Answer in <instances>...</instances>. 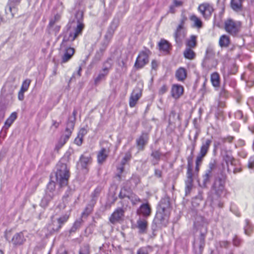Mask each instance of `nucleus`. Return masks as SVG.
I'll return each instance as SVG.
<instances>
[{"label": "nucleus", "mask_w": 254, "mask_h": 254, "mask_svg": "<svg viewBox=\"0 0 254 254\" xmlns=\"http://www.w3.org/2000/svg\"><path fill=\"white\" fill-rule=\"evenodd\" d=\"M84 28L83 13L78 11L75 14L74 19L69 21L66 25V31L63 33L61 49L65 47L67 42H73L79 35H81Z\"/></svg>", "instance_id": "obj_1"}, {"label": "nucleus", "mask_w": 254, "mask_h": 254, "mask_svg": "<svg viewBox=\"0 0 254 254\" xmlns=\"http://www.w3.org/2000/svg\"><path fill=\"white\" fill-rule=\"evenodd\" d=\"M170 211V198L165 196L160 201L154 221L156 224L165 225L169 218Z\"/></svg>", "instance_id": "obj_2"}, {"label": "nucleus", "mask_w": 254, "mask_h": 254, "mask_svg": "<svg viewBox=\"0 0 254 254\" xmlns=\"http://www.w3.org/2000/svg\"><path fill=\"white\" fill-rule=\"evenodd\" d=\"M65 160L62 159L57 164L56 172L57 181L59 183L60 187H62L67 185L69 177V170L65 163Z\"/></svg>", "instance_id": "obj_3"}, {"label": "nucleus", "mask_w": 254, "mask_h": 254, "mask_svg": "<svg viewBox=\"0 0 254 254\" xmlns=\"http://www.w3.org/2000/svg\"><path fill=\"white\" fill-rule=\"evenodd\" d=\"M194 154H190L187 157V179L185 181L186 187L185 191L186 195L189 193L192 187V161Z\"/></svg>", "instance_id": "obj_4"}, {"label": "nucleus", "mask_w": 254, "mask_h": 254, "mask_svg": "<svg viewBox=\"0 0 254 254\" xmlns=\"http://www.w3.org/2000/svg\"><path fill=\"white\" fill-rule=\"evenodd\" d=\"M68 218V215L65 214L57 220H52V223L47 226L48 231L50 234L59 231L62 225L67 221Z\"/></svg>", "instance_id": "obj_5"}, {"label": "nucleus", "mask_w": 254, "mask_h": 254, "mask_svg": "<svg viewBox=\"0 0 254 254\" xmlns=\"http://www.w3.org/2000/svg\"><path fill=\"white\" fill-rule=\"evenodd\" d=\"M151 52L148 49L141 51L136 60L134 67L136 68H141L149 62V57Z\"/></svg>", "instance_id": "obj_6"}, {"label": "nucleus", "mask_w": 254, "mask_h": 254, "mask_svg": "<svg viewBox=\"0 0 254 254\" xmlns=\"http://www.w3.org/2000/svg\"><path fill=\"white\" fill-rule=\"evenodd\" d=\"M112 66V60L108 58L104 63L102 69L99 72L97 76L94 79V82L96 84L99 83L102 80H104L108 75L109 70Z\"/></svg>", "instance_id": "obj_7"}, {"label": "nucleus", "mask_w": 254, "mask_h": 254, "mask_svg": "<svg viewBox=\"0 0 254 254\" xmlns=\"http://www.w3.org/2000/svg\"><path fill=\"white\" fill-rule=\"evenodd\" d=\"M225 29L227 32L232 35H237L241 27V22L235 21L232 19H229L225 21Z\"/></svg>", "instance_id": "obj_8"}, {"label": "nucleus", "mask_w": 254, "mask_h": 254, "mask_svg": "<svg viewBox=\"0 0 254 254\" xmlns=\"http://www.w3.org/2000/svg\"><path fill=\"white\" fill-rule=\"evenodd\" d=\"M207 229L204 228V232H201L198 240H195L193 243V248L196 254H201L205 246V234Z\"/></svg>", "instance_id": "obj_9"}, {"label": "nucleus", "mask_w": 254, "mask_h": 254, "mask_svg": "<svg viewBox=\"0 0 254 254\" xmlns=\"http://www.w3.org/2000/svg\"><path fill=\"white\" fill-rule=\"evenodd\" d=\"M198 10L205 19H209L211 16L214 9L209 3H203L198 6Z\"/></svg>", "instance_id": "obj_10"}, {"label": "nucleus", "mask_w": 254, "mask_h": 254, "mask_svg": "<svg viewBox=\"0 0 254 254\" xmlns=\"http://www.w3.org/2000/svg\"><path fill=\"white\" fill-rule=\"evenodd\" d=\"M125 210L124 208L121 207L117 208L109 218L110 222L112 224H115L123 221Z\"/></svg>", "instance_id": "obj_11"}, {"label": "nucleus", "mask_w": 254, "mask_h": 254, "mask_svg": "<svg viewBox=\"0 0 254 254\" xmlns=\"http://www.w3.org/2000/svg\"><path fill=\"white\" fill-rule=\"evenodd\" d=\"M212 143L210 139H202L197 157L203 159L207 154Z\"/></svg>", "instance_id": "obj_12"}, {"label": "nucleus", "mask_w": 254, "mask_h": 254, "mask_svg": "<svg viewBox=\"0 0 254 254\" xmlns=\"http://www.w3.org/2000/svg\"><path fill=\"white\" fill-rule=\"evenodd\" d=\"M149 140V134L146 132H142L141 134L136 139V144L139 151L144 150Z\"/></svg>", "instance_id": "obj_13"}, {"label": "nucleus", "mask_w": 254, "mask_h": 254, "mask_svg": "<svg viewBox=\"0 0 254 254\" xmlns=\"http://www.w3.org/2000/svg\"><path fill=\"white\" fill-rule=\"evenodd\" d=\"M141 96V90L139 88H135L133 89L129 97V105L130 107L133 108L136 104L137 101Z\"/></svg>", "instance_id": "obj_14"}, {"label": "nucleus", "mask_w": 254, "mask_h": 254, "mask_svg": "<svg viewBox=\"0 0 254 254\" xmlns=\"http://www.w3.org/2000/svg\"><path fill=\"white\" fill-rule=\"evenodd\" d=\"M136 212L137 214L142 215L144 218H147L151 215V206L148 202L143 203L137 210Z\"/></svg>", "instance_id": "obj_15"}, {"label": "nucleus", "mask_w": 254, "mask_h": 254, "mask_svg": "<svg viewBox=\"0 0 254 254\" xmlns=\"http://www.w3.org/2000/svg\"><path fill=\"white\" fill-rule=\"evenodd\" d=\"M224 190V186L221 179L217 180L215 181L212 190L214 191L216 198L219 197L223 193Z\"/></svg>", "instance_id": "obj_16"}, {"label": "nucleus", "mask_w": 254, "mask_h": 254, "mask_svg": "<svg viewBox=\"0 0 254 254\" xmlns=\"http://www.w3.org/2000/svg\"><path fill=\"white\" fill-rule=\"evenodd\" d=\"M185 36L186 31L185 28H181V26H178L174 34V37L176 43L178 44H181Z\"/></svg>", "instance_id": "obj_17"}, {"label": "nucleus", "mask_w": 254, "mask_h": 254, "mask_svg": "<svg viewBox=\"0 0 254 254\" xmlns=\"http://www.w3.org/2000/svg\"><path fill=\"white\" fill-rule=\"evenodd\" d=\"M20 0H9L5 9L6 13L8 14V13H10L11 17H13L14 13L17 10L15 6L19 3Z\"/></svg>", "instance_id": "obj_18"}, {"label": "nucleus", "mask_w": 254, "mask_h": 254, "mask_svg": "<svg viewBox=\"0 0 254 254\" xmlns=\"http://www.w3.org/2000/svg\"><path fill=\"white\" fill-rule=\"evenodd\" d=\"M26 239L23 232L16 233L11 239V243L14 246H18L23 245Z\"/></svg>", "instance_id": "obj_19"}, {"label": "nucleus", "mask_w": 254, "mask_h": 254, "mask_svg": "<svg viewBox=\"0 0 254 254\" xmlns=\"http://www.w3.org/2000/svg\"><path fill=\"white\" fill-rule=\"evenodd\" d=\"M59 16L57 15L55 16L54 19L50 20L48 26L49 32L50 33L54 32L55 34H56L59 32L61 26L56 24V22L59 19Z\"/></svg>", "instance_id": "obj_20"}, {"label": "nucleus", "mask_w": 254, "mask_h": 254, "mask_svg": "<svg viewBox=\"0 0 254 254\" xmlns=\"http://www.w3.org/2000/svg\"><path fill=\"white\" fill-rule=\"evenodd\" d=\"M63 49H64V54L62 58V63H65L71 59L74 54L75 51L73 48L67 47V45Z\"/></svg>", "instance_id": "obj_21"}, {"label": "nucleus", "mask_w": 254, "mask_h": 254, "mask_svg": "<svg viewBox=\"0 0 254 254\" xmlns=\"http://www.w3.org/2000/svg\"><path fill=\"white\" fill-rule=\"evenodd\" d=\"M109 151L105 148H102L97 154V162L100 165L102 164L108 156Z\"/></svg>", "instance_id": "obj_22"}, {"label": "nucleus", "mask_w": 254, "mask_h": 254, "mask_svg": "<svg viewBox=\"0 0 254 254\" xmlns=\"http://www.w3.org/2000/svg\"><path fill=\"white\" fill-rule=\"evenodd\" d=\"M183 87L180 85H173L172 87L171 94L174 98H179L183 93Z\"/></svg>", "instance_id": "obj_23"}, {"label": "nucleus", "mask_w": 254, "mask_h": 254, "mask_svg": "<svg viewBox=\"0 0 254 254\" xmlns=\"http://www.w3.org/2000/svg\"><path fill=\"white\" fill-rule=\"evenodd\" d=\"M147 225V221L144 219L139 218L137 220L136 227L140 233H144L146 232Z\"/></svg>", "instance_id": "obj_24"}, {"label": "nucleus", "mask_w": 254, "mask_h": 254, "mask_svg": "<svg viewBox=\"0 0 254 254\" xmlns=\"http://www.w3.org/2000/svg\"><path fill=\"white\" fill-rule=\"evenodd\" d=\"M75 123L72 122H67L66 127L65 128V134L62 137L65 141H67L70 136L72 130H73Z\"/></svg>", "instance_id": "obj_25"}, {"label": "nucleus", "mask_w": 254, "mask_h": 254, "mask_svg": "<svg viewBox=\"0 0 254 254\" xmlns=\"http://www.w3.org/2000/svg\"><path fill=\"white\" fill-rule=\"evenodd\" d=\"M243 2L241 0H231L230 4L232 9L237 12H241Z\"/></svg>", "instance_id": "obj_26"}, {"label": "nucleus", "mask_w": 254, "mask_h": 254, "mask_svg": "<svg viewBox=\"0 0 254 254\" xmlns=\"http://www.w3.org/2000/svg\"><path fill=\"white\" fill-rule=\"evenodd\" d=\"M162 153L159 150H153L151 153V162L153 165L158 164L159 161L160 160Z\"/></svg>", "instance_id": "obj_27"}, {"label": "nucleus", "mask_w": 254, "mask_h": 254, "mask_svg": "<svg viewBox=\"0 0 254 254\" xmlns=\"http://www.w3.org/2000/svg\"><path fill=\"white\" fill-rule=\"evenodd\" d=\"M176 77L180 81H184L187 77L186 70L183 67H180L176 72Z\"/></svg>", "instance_id": "obj_28"}, {"label": "nucleus", "mask_w": 254, "mask_h": 254, "mask_svg": "<svg viewBox=\"0 0 254 254\" xmlns=\"http://www.w3.org/2000/svg\"><path fill=\"white\" fill-rule=\"evenodd\" d=\"M183 54L186 59L190 60H193L196 56L195 52L190 48H186Z\"/></svg>", "instance_id": "obj_29"}, {"label": "nucleus", "mask_w": 254, "mask_h": 254, "mask_svg": "<svg viewBox=\"0 0 254 254\" xmlns=\"http://www.w3.org/2000/svg\"><path fill=\"white\" fill-rule=\"evenodd\" d=\"M212 177V172L210 171L206 170L204 174L202 176V187H206V185L210 182V179Z\"/></svg>", "instance_id": "obj_30"}, {"label": "nucleus", "mask_w": 254, "mask_h": 254, "mask_svg": "<svg viewBox=\"0 0 254 254\" xmlns=\"http://www.w3.org/2000/svg\"><path fill=\"white\" fill-rule=\"evenodd\" d=\"M230 42L229 36L223 35L220 37L219 44L221 47H227L230 44Z\"/></svg>", "instance_id": "obj_31"}, {"label": "nucleus", "mask_w": 254, "mask_h": 254, "mask_svg": "<svg viewBox=\"0 0 254 254\" xmlns=\"http://www.w3.org/2000/svg\"><path fill=\"white\" fill-rule=\"evenodd\" d=\"M91 158L90 156H86L82 155L80 158L79 164L81 165L82 168L86 169L87 165L91 162Z\"/></svg>", "instance_id": "obj_32"}, {"label": "nucleus", "mask_w": 254, "mask_h": 254, "mask_svg": "<svg viewBox=\"0 0 254 254\" xmlns=\"http://www.w3.org/2000/svg\"><path fill=\"white\" fill-rule=\"evenodd\" d=\"M17 118V113L16 112H13L11 114L8 118L6 120L4 124V127L6 128H8L10 127L11 124Z\"/></svg>", "instance_id": "obj_33"}, {"label": "nucleus", "mask_w": 254, "mask_h": 254, "mask_svg": "<svg viewBox=\"0 0 254 254\" xmlns=\"http://www.w3.org/2000/svg\"><path fill=\"white\" fill-rule=\"evenodd\" d=\"M190 20L193 22V26L200 28L202 26V22L201 20L195 15H192L190 17Z\"/></svg>", "instance_id": "obj_34"}, {"label": "nucleus", "mask_w": 254, "mask_h": 254, "mask_svg": "<svg viewBox=\"0 0 254 254\" xmlns=\"http://www.w3.org/2000/svg\"><path fill=\"white\" fill-rule=\"evenodd\" d=\"M158 45L160 50L163 51H168L170 48V44L167 40L162 39L159 43Z\"/></svg>", "instance_id": "obj_35"}, {"label": "nucleus", "mask_w": 254, "mask_h": 254, "mask_svg": "<svg viewBox=\"0 0 254 254\" xmlns=\"http://www.w3.org/2000/svg\"><path fill=\"white\" fill-rule=\"evenodd\" d=\"M196 37L194 35H191L190 39L187 41V48H193L196 46Z\"/></svg>", "instance_id": "obj_36"}, {"label": "nucleus", "mask_w": 254, "mask_h": 254, "mask_svg": "<svg viewBox=\"0 0 254 254\" xmlns=\"http://www.w3.org/2000/svg\"><path fill=\"white\" fill-rule=\"evenodd\" d=\"M211 81L212 85L214 87H217L219 85V74L216 73H213L211 76Z\"/></svg>", "instance_id": "obj_37"}, {"label": "nucleus", "mask_w": 254, "mask_h": 254, "mask_svg": "<svg viewBox=\"0 0 254 254\" xmlns=\"http://www.w3.org/2000/svg\"><path fill=\"white\" fill-rule=\"evenodd\" d=\"M203 159L198 158L196 157V161H195V170L194 171H192V178L195 177L197 176L198 171L199 170V165L201 163Z\"/></svg>", "instance_id": "obj_38"}, {"label": "nucleus", "mask_w": 254, "mask_h": 254, "mask_svg": "<svg viewBox=\"0 0 254 254\" xmlns=\"http://www.w3.org/2000/svg\"><path fill=\"white\" fill-rule=\"evenodd\" d=\"M53 198V195L51 194H46V196H45L42 199L41 202V206L43 207H46L49 201H51V200Z\"/></svg>", "instance_id": "obj_39"}, {"label": "nucleus", "mask_w": 254, "mask_h": 254, "mask_svg": "<svg viewBox=\"0 0 254 254\" xmlns=\"http://www.w3.org/2000/svg\"><path fill=\"white\" fill-rule=\"evenodd\" d=\"M128 198L133 205H135L138 202H141V199L136 194L133 193H130Z\"/></svg>", "instance_id": "obj_40"}, {"label": "nucleus", "mask_w": 254, "mask_h": 254, "mask_svg": "<svg viewBox=\"0 0 254 254\" xmlns=\"http://www.w3.org/2000/svg\"><path fill=\"white\" fill-rule=\"evenodd\" d=\"M82 221H83L82 218H80L77 220L73 224L72 227L71 228L70 232H75L77 229H79L81 225Z\"/></svg>", "instance_id": "obj_41"}, {"label": "nucleus", "mask_w": 254, "mask_h": 254, "mask_svg": "<svg viewBox=\"0 0 254 254\" xmlns=\"http://www.w3.org/2000/svg\"><path fill=\"white\" fill-rule=\"evenodd\" d=\"M246 225L244 228L245 233L247 235L250 236L253 232V228L251 224L250 223L249 220H246Z\"/></svg>", "instance_id": "obj_42"}, {"label": "nucleus", "mask_w": 254, "mask_h": 254, "mask_svg": "<svg viewBox=\"0 0 254 254\" xmlns=\"http://www.w3.org/2000/svg\"><path fill=\"white\" fill-rule=\"evenodd\" d=\"M68 195H64L63 196V202L59 204V205L57 206L56 209L61 210L62 209H64V208L66 206V204L67 203V202H68Z\"/></svg>", "instance_id": "obj_43"}, {"label": "nucleus", "mask_w": 254, "mask_h": 254, "mask_svg": "<svg viewBox=\"0 0 254 254\" xmlns=\"http://www.w3.org/2000/svg\"><path fill=\"white\" fill-rule=\"evenodd\" d=\"M93 205H88L85 208L84 211L82 213L81 217H87L92 211Z\"/></svg>", "instance_id": "obj_44"}, {"label": "nucleus", "mask_w": 254, "mask_h": 254, "mask_svg": "<svg viewBox=\"0 0 254 254\" xmlns=\"http://www.w3.org/2000/svg\"><path fill=\"white\" fill-rule=\"evenodd\" d=\"M130 194V192L127 190L125 188H123L121 189L119 195V197L120 198H127L128 197V196Z\"/></svg>", "instance_id": "obj_45"}, {"label": "nucleus", "mask_w": 254, "mask_h": 254, "mask_svg": "<svg viewBox=\"0 0 254 254\" xmlns=\"http://www.w3.org/2000/svg\"><path fill=\"white\" fill-rule=\"evenodd\" d=\"M31 83V80L26 79L22 82L20 90L25 92L27 91Z\"/></svg>", "instance_id": "obj_46"}, {"label": "nucleus", "mask_w": 254, "mask_h": 254, "mask_svg": "<svg viewBox=\"0 0 254 254\" xmlns=\"http://www.w3.org/2000/svg\"><path fill=\"white\" fill-rule=\"evenodd\" d=\"M107 46L106 45H103L101 48H100L99 50L97 52L96 54V57L98 59V60H100L101 57L102 56L104 52H105Z\"/></svg>", "instance_id": "obj_47"}, {"label": "nucleus", "mask_w": 254, "mask_h": 254, "mask_svg": "<svg viewBox=\"0 0 254 254\" xmlns=\"http://www.w3.org/2000/svg\"><path fill=\"white\" fill-rule=\"evenodd\" d=\"M131 157V155L130 152H127L121 161V165H125L127 163V161L130 160Z\"/></svg>", "instance_id": "obj_48"}, {"label": "nucleus", "mask_w": 254, "mask_h": 254, "mask_svg": "<svg viewBox=\"0 0 254 254\" xmlns=\"http://www.w3.org/2000/svg\"><path fill=\"white\" fill-rule=\"evenodd\" d=\"M224 160L225 161L226 163L228 166L229 163L230 164H233V161L234 160V158L231 155H229V154H226L224 157Z\"/></svg>", "instance_id": "obj_49"}, {"label": "nucleus", "mask_w": 254, "mask_h": 254, "mask_svg": "<svg viewBox=\"0 0 254 254\" xmlns=\"http://www.w3.org/2000/svg\"><path fill=\"white\" fill-rule=\"evenodd\" d=\"M89 254V247L88 245H84L82 246L80 251L79 254Z\"/></svg>", "instance_id": "obj_50"}, {"label": "nucleus", "mask_w": 254, "mask_h": 254, "mask_svg": "<svg viewBox=\"0 0 254 254\" xmlns=\"http://www.w3.org/2000/svg\"><path fill=\"white\" fill-rule=\"evenodd\" d=\"M148 248L146 247L140 248L136 252V254H149Z\"/></svg>", "instance_id": "obj_51"}, {"label": "nucleus", "mask_w": 254, "mask_h": 254, "mask_svg": "<svg viewBox=\"0 0 254 254\" xmlns=\"http://www.w3.org/2000/svg\"><path fill=\"white\" fill-rule=\"evenodd\" d=\"M115 31V29L113 28L112 27H110L107 32L105 36V37L106 39H111Z\"/></svg>", "instance_id": "obj_52"}, {"label": "nucleus", "mask_w": 254, "mask_h": 254, "mask_svg": "<svg viewBox=\"0 0 254 254\" xmlns=\"http://www.w3.org/2000/svg\"><path fill=\"white\" fill-rule=\"evenodd\" d=\"M66 141L61 137L60 140L56 146L55 149L58 151L65 143Z\"/></svg>", "instance_id": "obj_53"}, {"label": "nucleus", "mask_w": 254, "mask_h": 254, "mask_svg": "<svg viewBox=\"0 0 254 254\" xmlns=\"http://www.w3.org/2000/svg\"><path fill=\"white\" fill-rule=\"evenodd\" d=\"M120 199H121L120 202L122 205V208H124L126 210V207H127L128 204H129V199L128 198V197H127V198H122Z\"/></svg>", "instance_id": "obj_54"}, {"label": "nucleus", "mask_w": 254, "mask_h": 254, "mask_svg": "<svg viewBox=\"0 0 254 254\" xmlns=\"http://www.w3.org/2000/svg\"><path fill=\"white\" fill-rule=\"evenodd\" d=\"M195 146L196 143L195 141H192L191 144L187 146V150L190 151V154H194Z\"/></svg>", "instance_id": "obj_55"}, {"label": "nucleus", "mask_w": 254, "mask_h": 254, "mask_svg": "<svg viewBox=\"0 0 254 254\" xmlns=\"http://www.w3.org/2000/svg\"><path fill=\"white\" fill-rule=\"evenodd\" d=\"M124 165H121V167H118V174L117 175V176L119 178V180L120 181H121V180L122 179L121 174L123 173V172L124 171Z\"/></svg>", "instance_id": "obj_56"}, {"label": "nucleus", "mask_w": 254, "mask_h": 254, "mask_svg": "<svg viewBox=\"0 0 254 254\" xmlns=\"http://www.w3.org/2000/svg\"><path fill=\"white\" fill-rule=\"evenodd\" d=\"M187 20V17L184 15H182L180 21V24H179L178 26H181V28H185L184 24Z\"/></svg>", "instance_id": "obj_57"}, {"label": "nucleus", "mask_w": 254, "mask_h": 254, "mask_svg": "<svg viewBox=\"0 0 254 254\" xmlns=\"http://www.w3.org/2000/svg\"><path fill=\"white\" fill-rule=\"evenodd\" d=\"M47 189L50 192H52L55 189V183L54 182H50L48 186Z\"/></svg>", "instance_id": "obj_58"}, {"label": "nucleus", "mask_w": 254, "mask_h": 254, "mask_svg": "<svg viewBox=\"0 0 254 254\" xmlns=\"http://www.w3.org/2000/svg\"><path fill=\"white\" fill-rule=\"evenodd\" d=\"M87 133V130L86 128L83 127L80 129L78 132V136L83 137V136Z\"/></svg>", "instance_id": "obj_59"}, {"label": "nucleus", "mask_w": 254, "mask_h": 254, "mask_svg": "<svg viewBox=\"0 0 254 254\" xmlns=\"http://www.w3.org/2000/svg\"><path fill=\"white\" fill-rule=\"evenodd\" d=\"M83 138L77 135L76 138L74 139V143L78 146H80L82 143Z\"/></svg>", "instance_id": "obj_60"}, {"label": "nucleus", "mask_w": 254, "mask_h": 254, "mask_svg": "<svg viewBox=\"0 0 254 254\" xmlns=\"http://www.w3.org/2000/svg\"><path fill=\"white\" fill-rule=\"evenodd\" d=\"M215 167V164L214 162H211L209 163L208 165V168L206 170L207 171H210V172H212V170Z\"/></svg>", "instance_id": "obj_61"}, {"label": "nucleus", "mask_w": 254, "mask_h": 254, "mask_svg": "<svg viewBox=\"0 0 254 254\" xmlns=\"http://www.w3.org/2000/svg\"><path fill=\"white\" fill-rule=\"evenodd\" d=\"M228 92L226 90L222 88L220 92V95L222 97L226 98L227 97Z\"/></svg>", "instance_id": "obj_62"}, {"label": "nucleus", "mask_w": 254, "mask_h": 254, "mask_svg": "<svg viewBox=\"0 0 254 254\" xmlns=\"http://www.w3.org/2000/svg\"><path fill=\"white\" fill-rule=\"evenodd\" d=\"M25 91L20 90L18 94V98L19 100L22 101L24 99V93Z\"/></svg>", "instance_id": "obj_63"}, {"label": "nucleus", "mask_w": 254, "mask_h": 254, "mask_svg": "<svg viewBox=\"0 0 254 254\" xmlns=\"http://www.w3.org/2000/svg\"><path fill=\"white\" fill-rule=\"evenodd\" d=\"M248 166L250 169H253L254 168V160L253 158H251L250 159Z\"/></svg>", "instance_id": "obj_64"}]
</instances>
